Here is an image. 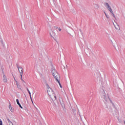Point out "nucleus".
Returning a JSON list of instances; mask_svg holds the SVG:
<instances>
[{
    "label": "nucleus",
    "mask_w": 125,
    "mask_h": 125,
    "mask_svg": "<svg viewBox=\"0 0 125 125\" xmlns=\"http://www.w3.org/2000/svg\"><path fill=\"white\" fill-rule=\"evenodd\" d=\"M16 84H17V87H18V88H19V87L18 86L19 83H18V82H17V81H16Z\"/></svg>",
    "instance_id": "obj_19"
},
{
    "label": "nucleus",
    "mask_w": 125,
    "mask_h": 125,
    "mask_svg": "<svg viewBox=\"0 0 125 125\" xmlns=\"http://www.w3.org/2000/svg\"><path fill=\"white\" fill-rule=\"evenodd\" d=\"M60 100V102L61 103V104L62 105H62H63L64 104H63V102H61V101H60V99H59Z\"/></svg>",
    "instance_id": "obj_18"
},
{
    "label": "nucleus",
    "mask_w": 125,
    "mask_h": 125,
    "mask_svg": "<svg viewBox=\"0 0 125 125\" xmlns=\"http://www.w3.org/2000/svg\"><path fill=\"white\" fill-rule=\"evenodd\" d=\"M21 80L22 81V82H23L24 83H25V81H24L23 80V78H22V76H21Z\"/></svg>",
    "instance_id": "obj_24"
},
{
    "label": "nucleus",
    "mask_w": 125,
    "mask_h": 125,
    "mask_svg": "<svg viewBox=\"0 0 125 125\" xmlns=\"http://www.w3.org/2000/svg\"><path fill=\"white\" fill-rule=\"evenodd\" d=\"M55 29L56 30H58L59 31H61L62 29H61V28H60V27H55Z\"/></svg>",
    "instance_id": "obj_14"
},
{
    "label": "nucleus",
    "mask_w": 125,
    "mask_h": 125,
    "mask_svg": "<svg viewBox=\"0 0 125 125\" xmlns=\"http://www.w3.org/2000/svg\"><path fill=\"white\" fill-rule=\"evenodd\" d=\"M104 13L106 18H109V17H108V16L107 15V14H106V12H104Z\"/></svg>",
    "instance_id": "obj_20"
},
{
    "label": "nucleus",
    "mask_w": 125,
    "mask_h": 125,
    "mask_svg": "<svg viewBox=\"0 0 125 125\" xmlns=\"http://www.w3.org/2000/svg\"><path fill=\"white\" fill-rule=\"evenodd\" d=\"M0 125H2V121L0 120Z\"/></svg>",
    "instance_id": "obj_21"
},
{
    "label": "nucleus",
    "mask_w": 125,
    "mask_h": 125,
    "mask_svg": "<svg viewBox=\"0 0 125 125\" xmlns=\"http://www.w3.org/2000/svg\"><path fill=\"white\" fill-rule=\"evenodd\" d=\"M118 121L120 123H121L122 122V121L121 120H120V119H118Z\"/></svg>",
    "instance_id": "obj_26"
},
{
    "label": "nucleus",
    "mask_w": 125,
    "mask_h": 125,
    "mask_svg": "<svg viewBox=\"0 0 125 125\" xmlns=\"http://www.w3.org/2000/svg\"><path fill=\"white\" fill-rule=\"evenodd\" d=\"M9 109H10V108H11V104H10L9 105Z\"/></svg>",
    "instance_id": "obj_25"
},
{
    "label": "nucleus",
    "mask_w": 125,
    "mask_h": 125,
    "mask_svg": "<svg viewBox=\"0 0 125 125\" xmlns=\"http://www.w3.org/2000/svg\"><path fill=\"white\" fill-rule=\"evenodd\" d=\"M57 82H58L61 88H62V85H61V83H60V79H59V81H57Z\"/></svg>",
    "instance_id": "obj_13"
},
{
    "label": "nucleus",
    "mask_w": 125,
    "mask_h": 125,
    "mask_svg": "<svg viewBox=\"0 0 125 125\" xmlns=\"http://www.w3.org/2000/svg\"><path fill=\"white\" fill-rule=\"evenodd\" d=\"M13 77H14L15 81L16 82V79H15V77H14V76Z\"/></svg>",
    "instance_id": "obj_27"
},
{
    "label": "nucleus",
    "mask_w": 125,
    "mask_h": 125,
    "mask_svg": "<svg viewBox=\"0 0 125 125\" xmlns=\"http://www.w3.org/2000/svg\"><path fill=\"white\" fill-rule=\"evenodd\" d=\"M19 72L21 75V77H22V76H23V69L22 70H21V69H20V70H19Z\"/></svg>",
    "instance_id": "obj_11"
},
{
    "label": "nucleus",
    "mask_w": 125,
    "mask_h": 125,
    "mask_svg": "<svg viewBox=\"0 0 125 125\" xmlns=\"http://www.w3.org/2000/svg\"><path fill=\"white\" fill-rule=\"evenodd\" d=\"M109 109H110L109 112H111V114H113V115H116V113L115 112L114 113V112L113 111V109L112 108H111V107H110Z\"/></svg>",
    "instance_id": "obj_10"
},
{
    "label": "nucleus",
    "mask_w": 125,
    "mask_h": 125,
    "mask_svg": "<svg viewBox=\"0 0 125 125\" xmlns=\"http://www.w3.org/2000/svg\"><path fill=\"white\" fill-rule=\"evenodd\" d=\"M16 66L19 70V71H22V70H23V68H22V67H19V63H17L16 64Z\"/></svg>",
    "instance_id": "obj_5"
},
{
    "label": "nucleus",
    "mask_w": 125,
    "mask_h": 125,
    "mask_svg": "<svg viewBox=\"0 0 125 125\" xmlns=\"http://www.w3.org/2000/svg\"><path fill=\"white\" fill-rule=\"evenodd\" d=\"M115 28L116 29V30H120V27H119L118 28V27L115 26Z\"/></svg>",
    "instance_id": "obj_23"
},
{
    "label": "nucleus",
    "mask_w": 125,
    "mask_h": 125,
    "mask_svg": "<svg viewBox=\"0 0 125 125\" xmlns=\"http://www.w3.org/2000/svg\"><path fill=\"white\" fill-rule=\"evenodd\" d=\"M36 109H37V110H38V108H36Z\"/></svg>",
    "instance_id": "obj_30"
},
{
    "label": "nucleus",
    "mask_w": 125,
    "mask_h": 125,
    "mask_svg": "<svg viewBox=\"0 0 125 125\" xmlns=\"http://www.w3.org/2000/svg\"><path fill=\"white\" fill-rule=\"evenodd\" d=\"M10 110L11 112H13V111H14V108L11 107V108H10Z\"/></svg>",
    "instance_id": "obj_16"
},
{
    "label": "nucleus",
    "mask_w": 125,
    "mask_h": 125,
    "mask_svg": "<svg viewBox=\"0 0 125 125\" xmlns=\"http://www.w3.org/2000/svg\"><path fill=\"white\" fill-rule=\"evenodd\" d=\"M95 8H96V9H98L99 7L98 5L97 4H95Z\"/></svg>",
    "instance_id": "obj_15"
},
{
    "label": "nucleus",
    "mask_w": 125,
    "mask_h": 125,
    "mask_svg": "<svg viewBox=\"0 0 125 125\" xmlns=\"http://www.w3.org/2000/svg\"><path fill=\"white\" fill-rule=\"evenodd\" d=\"M3 78V82L6 83V82H7V79H6V76L4 75Z\"/></svg>",
    "instance_id": "obj_8"
},
{
    "label": "nucleus",
    "mask_w": 125,
    "mask_h": 125,
    "mask_svg": "<svg viewBox=\"0 0 125 125\" xmlns=\"http://www.w3.org/2000/svg\"><path fill=\"white\" fill-rule=\"evenodd\" d=\"M107 9L110 11V12L111 13L112 16L114 18H116V16H115V14H114V12H113V11L112 10V8H111V7H109V8H107Z\"/></svg>",
    "instance_id": "obj_4"
},
{
    "label": "nucleus",
    "mask_w": 125,
    "mask_h": 125,
    "mask_svg": "<svg viewBox=\"0 0 125 125\" xmlns=\"http://www.w3.org/2000/svg\"><path fill=\"white\" fill-rule=\"evenodd\" d=\"M55 33H54V32H53V31H52V33H50V37H51V38H53V39H54V37H53V36H52V35H55Z\"/></svg>",
    "instance_id": "obj_12"
},
{
    "label": "nucleus",
    "mask_w": 125,
    "mask_h": 125,
    "mask_svg": "<svg viewBox=\"0 0 125 125\" xmlns=\"http://www.w3.org/2000/svg\"><path fill=\"white\" fill-rule=\"evenodd\" d=\"M17 103L18 105H19V107L21 108V109H23V107H22V105H21V104H20V103H19V100L18 99L16 100Z\"/></svg>",
    "instance_id": "obj_6"
},
{
    "label": "nucleus",
    "mask_w": 125,
    "mask_h": 125,
    "mask_svg": "<svg viewBox=\"0 0 125 125\" xmlns=\"http://www.w3.org/2000/svg\"><path fill=\"white\" fill-rule=\"evenodd\" d=\"M102 96L104 98V99L105 100V101H110V102L112 103L113 106H115V105L114 104V103H113V102L112 101V100H111V99L109 98V96L108 95H106V93H105V92L104 91Z\"/></svg>",
    "instance_id": "obj_3"
},
{
    "label": "nucleus",
    "mask_w": 125,
    "mask_h": 125,
    "mask_svg": "<svg viewBox=\"0 0 125 125\" xmlns=\"http://www.w3.org/2000/svg\"><path fill=\"white\" fill-rule=\"evenodd\" d=\"M104 5L107 9L110 7V5H109V3L107 2L104 3Z\"/></svg>",
    "instance_id": "obj_9"
},
{
    "label": "nucleus",
    "mask_w": 125,
    "mask_h": 125,
    "mask_svg": "<svg viewBox=\"0 0 125 125\" xmlns=\"http://www.w3.org/2000/svg\"><path fill=\"white\" fill-rule=\"evenodd\" d=\"M27 90L29 94V96L30 97V99L31 100V101L33 102V100H32V96L31 95V92H30V90H29V89L28 88H27Z\"/></svg>",
    "instance_id": "obj_7"
},
{
    "label": "nucleus",
    "mask_w": 125,
    "mask_h": 125,
    "mask_svg": "<svg viewBox=\"0 0 125 125\" xmlns=\"http://www.w3.org/2000/svg\"><path fill=\"white\" fill-rule=\"evenodd\" d=\"M52 75L53 76L54 79H55L56 81H58L59 82V80H60V75L57 72V71L54 68H52Z\"/></svg>",
    "instance_id": "obj_2"
},
{
    "label": "nucleus",
    "mask_w": 125,
    "mask_h": 125,
    "mask_svg": "<svg viewBox=\"0 0 125 125\" xmlns=\"http://www.w3.org/2000/svg\"><path fill=\"white\" fill-rule=\"evenodd\" d=\"M46 86L47 87V91L48 92V95L49 96H51V98L52 100H53L54 104L56 106H57V105H58V102H57V101H56V96L53 95V94H54V91H53V90H52V89L49 87V85H48V84L46 83ZM53 95L54 97H52Z\"/></svg>",
    "instance_id": "obj_1"
},
{
    "label": "nucleus",
    "mask_w": 125,
    "mask_h": 125,
    "mask_svg": "<svg viewBox=\"0 0 125 125\" xmlns=\"http://www.w3.org/2000/svg\"><path fill=\"white\" fill-rule=\"evenodd\" d=\"M9 125H13V124L12 123V122H10V123H9Z\"/></svg>",
    "instance_id": "obj_22"
},
{
    "label": "nucleus",
    "mask_w": 125,
    "mask_h": 125,
    "mask_svg": "<svg viewBox=\"0 0 125 125\" xmlns=\"http://www.w3.org/2000/svg\"><path fill=\"white\" fill-rule=\"evenodd\" d=\"M18 87H19V88H20V85L18 84Z\"/></svg>",
    "instance_id": "obj_28"
},
{
    "label": "nucleus",
    "mask_w": 125,
    "mask_h": 125,
    "mask_svg": "<svg viewBox=\"0 0 125 125\" xmlns=\"http://www.w3.org/2000/svg\"><path fill=\"white\" fill-rule=\"evenodd\" d=\"M1 42H3L2 41H1Z\"/></svg>",
    "instance_id": "obj_29"
},
{
    "label": "nucleus",
    "mask_w": 125,
    "mask_h": 125,
    "mask_svg": "<svg viewBox=\"0 0 125 125\" xmlns=\"http://www.w3.org/2000/svg\"><path fill=\"white\" fill-rule=\"evenodd\" d=\"M6 119L9 123H11V121H10V120H9V118H7Z\"/></svg>",
    "instance_id": "obj_17"
}]
</instances>
